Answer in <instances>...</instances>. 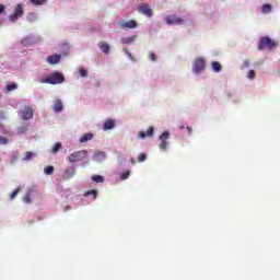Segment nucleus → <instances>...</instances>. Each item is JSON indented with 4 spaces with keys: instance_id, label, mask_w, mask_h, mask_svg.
Wrapping results in <instances>:
<instances>
[{
    "instance_id": "obj_1",
    "label": "nucleus",
    "mask_w": 280,
    "mask_h": 280,
    "mask_svg": "<svg viewBox=\"0 0 280 280\" xmlns=\"http://www.w3.org/2000/svg\"><path fill=\"white\" fill-rule=\"evenodd\" d=\"M39 82L40 84H62L65 82V75L60 72H52Z\"/></svg>"
},
{
    "instance_id": "obj_2",
    "label": "nucleus",
    "mask_w": 280,
    "mask_h": 280,
    "mask_svg": "<svg viewBox=\"0 0 280 280\" xmlns=\"http://www.w3.org/2000/svg\"><path fill=\"white\" fill-rule=\"evenodd\" d=\"M277 45H279V43H277L273 39H271L270 37L266 36V37H261V39L258 44V49H259V51H261V49H264L265 47H267L268 49H275V47H277Z\"/></svg>"
},
{
    "instance_id": "obj_3",
    "label": "nucleus",
    "mask_w": 280,
    "mask_h": 280,
    "mask_svg": "<svg viewBox=\"0 0 280 280\" xmlns=\"http://www.w3.org/2000/svg\"><path fill=\"white\" fill-rule=\"evenodd\" d=\"M89 155L86 150L75 151L68 156L69 163H78V161H84Z\"/></svg>"
},
{
    "instance_id": "obj_4",
    "label": "nucleus",
    "mask_w": 280,
    "mask_h": 280,
    "mask_svg": "<svg viewBox=\"0 0 280 280\" xmlns=\"http://www.w3.org/2000/svg\"><path fill=\"white\" fill-rule=\"evenodd\" d=\"M23 14H25V11H23V4H16L13 14L9 16V21L11 23H16V21H19Z\"/></svg>"
},
{
    "instance_id": "obj_5",
    "label": "nucleus",
    "mask_w": 280,
    "mask_h": 280,
    "mask_svg": "<svg viewBox=\"0 0 280 280\" xmlns=\"http://www.w3.org/2000/svg\"><path fill=\"white\" fill-rule=\"evenodd\" d=\"M166 25H183L184 20L177 15H168L165 18Z\"/></svg>"
},
{
    "instance_id": "obj_6",
    "label": "nucleus",
    "mask_w": 280,
    "mask_h": 280,
    "mask_svg": "<svg viewBox=\"0 0 280 280\" xmlns=\"http://www.w3.org/2000/svg\"><path fill=\"white\" fill-rule=\"evenodd\" d=\"M22 119L27 121L34 118V108L26 106L23 110H21Z\"/></svg>"
},
{
    "instance_id": "obj_7",
    "label": "nucleus",
    "mask_w": 280,
    "mask_h": 280,
    "mask_svg": "<svg viewBox=\"0 0 280 280\" xmlns=\"http://www.w3.org/2000/svg\"><path fill=\"white\" fill-rule=\"evenodd\" d=\"M192 71L194 73H201V71H205V60L202 58H197L195 60Z\"/></svg>"
},
{
    "instance_id": "obj_8",
    "label": "nucleus",
    "mask_w": 280,
    "mask_h": 280,
    "mask_svg": "<svg viewBox=\"0 0 280 280\" xmlns=\"http://www.w3.org/2000/svg\"><path fill=\"white\" fill-rule=\"evenodd\" d=\"M167 139H170V132L168 131H165L160 136V140H161V143L159 145L160 150H163V151L167 150V145L170 144L167 142Z\"/></svg>"
},
{
    "instance_id": "obj_9",
    "label": "nucleus",
    "mask_w": 280,
    "mask_h": 280,
    "mask_svg": "<svg viewBox=\"0 0 280 280\" xmlns=\"http://www.w3.org/2000/svg\"><path fill=\"white\" fill-rule=\"evenodd\" d=\"M138 11L140 14H144V16H148L149 19L152 16L153 12L152 9H150V5L145 4V3H141L138 7Z\"/></svg>"
},
{
    "instance_id": "obj_10",
    "label": "nucleus",
    "mask_w": 280,
    "mask_h": 280,
    "mask_svg": "<svg viewBox=\"0 0 280 280\" xmlns=\"http://www.w3.org/2000/svg\"><path fill=\"white\" fill-rule=\"evenodd\" d=\"M73 176H75V167H73V166L68 167V168L65 171V174H63L65 180H69V179H71V178H73Z\"/></svg>"
},
{
    "instance_id": "obj_11",
    "label": "nucleus",
    "mask_w": 280,
    "mask_h": 280,
    "mask_svg": "<svg viewBox=\"0 0 280 280\" xmlns=\"http://www.w3.org/2000/svg\"><path fill=\"white\" fill-rule=\"evenodd\" d=\"M120 27H125L127 30H135V28H137V21L130 20L128 22H122L120 24Z\"/></svg>"
},
{
    "instance_id": "obj_12",
    "label": "nucleus",
    "mask_w": 280,
    "mask_h": 280,
    "mask_svg": "<svg viewBox=\"0 0 280 280\" xmlns=\"http://www.w3.org/2000/svg\"><path fill=\"white\" fill-rule=\"evenodd\" d=\"M60 58V55H50L47 57L46 62H48V65H58Z\"/></svg>"
},
{
    "instance_id": "obj_13",
    "label": "nucleus",
    "mask_w": 280,
    "mask_h": 280,
    "mask_svg": "<svg viewBox=\"0 0 280 280\" xmlns=\"http://www.w3.org/2000/svg\"><path fill=\"white\" fill-rule=\"evenodd\" d=\"M62 108H63L62 101L60 98L55 100L52 110L55 113H62Z\"/></svg>"
},
{
    "instance_id": "obj_14",
    "label": "nucleus",
    "mask_w": 280,
    "mask_h": 280,
    "mask_svg": "<svg viewBox=\"0 0 280 280\" xmlns=\"http://www.w3.org/2000/svg\"><path fill=\"white\" fill-rule=\"evenodd\" d=\"M154 135V127H149V129L145 131H140L139 137L140 139H145V137H152Z\"/></svg>"
},
{
    "instance_id": "obj_15",
    "label": "nucleus",
    "mask_w": 280,
    "mask_h": 280,
    "mask_svg": "<svg viewBox=\"0 0 280 280\" xmlns=\"http://www.w3.org/2000/svg\"><path fill=\"white\" fill-rule=\"evenodd\" d=\"M135 40H137V35H132L129 37H122L120 39V43H122V45H132V43H135Z\"/></svg>"
},
{
    "instance_id": "obj_16",
    "label": "nucleus",
    "mask_w": 280,
    "mask_h": 280,
    "mask_svg": "<svg viewBox=\"0 0 280 280\" xmlns=\"http://www.w3.org/2000/svg\"><path fill=\"white\" fill-rule=\"evenodd\" d=\"M113 128H115V120L113 119L105 120L103 125V130H113Z\"/></svg>"
},
{
    "instance_id": "obj_17",
    "label": "nucleus",
    "mask_w": 280,
    "mask_h": 280,
    "mask_svg": "<svg viewBox=\"0 0 280 280\" xmlns=\"http://www.w3.org/2000/svg\"><path fill=\"white\" fill-rule=\"evenodd\" d=\"M100 49H101V51H103V54H109V51H110V45H108V44L105 43V42H101V43H100Z\"/></svg>"
},
{
    "instance_id": "obj_18",
    "label": "nucleus",
    "mask_w": 280,
    "mask_h": 280,
    "mask_svg": "<svg viewBox=\"0 0 280 280\" xmlns=\"http://www.w3.org/2000/svg\"><path fill=\"white\" fill-rule=\"evenodd\" d=\"M30 3L35 7L47 5V3H49V0H30Z\"/></svg>"
},
{
    "instance_id": "obj_19",
    "label": "nucleus",
    "mask_w": 280,
    "mask_h": 280,
    "mask_svg": "<svg viewBox=\"0 0 280 280\" xmlns=\"http://www.w3.org/2000/svg\"><path fill=\"white\" fill-rule=\"evenodd\" d=\"M211 67L215 73H220V71H222V65L218 61H213Z\"/></svg>"
},
{
    "instance_id": "obj_20",
    "label": "nucleus",
    "mask_w": 280,
    "mask_h": 280,
    "mask_svg": "<svg viewBox=\"0 0 280 280\" xmlns=\"http://www.w3.org/2000/svg\"><path fill=\"white\" fill-rule=\"evenodd\" d=\"M93 139V133H85L80 138V143H86Z\"/></svg>"
},
{
    "instance_id": "obj_21",
    "label": "nucleus",
    "mask_w": 280,
    "mask_h": 280,
    "mask_svg": "<svg viewBox=\"0 0 280 280\" xmlns=\"http://www.w3.org/2000/svg\"><path fill=\"white\" fill-rule=\"evenodd\" d=\"M261 12H262V14H270V12H272V5L262 4Z\"/></svg>"
},
{
    "instance_id": "obj_22",
    "label": "nucleus",
    "mask_w": 280,
    "mask_h": 280,
    "mask_svg": "<svg viewBox=\"0 0 280 280\" xmlns=\"http://www.w3.org/2000/svg\"><path fill=\"white\" fill-rule=\"evenodd\" d=\"M16 89H19V85H16L15 83H8L5 86V91L8 93H10V91H16Z\"/></svg>"
},
{
    "instance_id": "obj_23",
    "label": "nucleus",
    "mask_w": 280,
    "mask_h": 280,
    "mask_svg": "<svg viewBox=\"0 0 280 280\" xmlns=\"http://www.w3.org/2000/svg\"><path fill=\"white\" fill-rule=\"evenodd\" d=\"M61 149H62V143L57 142L54 144L51 152L52 154H57V152L60 151Z\"/></svg>"
},
{
    "instance_id": "obj_24",
    "label": "nucleus",
    "mask_w": 280,
    "mask_h": 280,
    "mask_svg": "<svg viewBox=\"0 0 280 280\" xmlns=\"http://www.w3.org/2000/svg\"><path fill=\"white\" fill-rule=\"evenodd\" d=\"M32 156H36V153L31 152V151H27V152H25V154H24L23 161H31V160H32Z\"/></svg>"
},
{
    "instance_id": "obj_25",
    "label": "nucleus",
    "mask_w": 280,
    "mask_h": 280,
    "mask_svg": "<svg viewBox=\"0 0 280 280\" xmlns=\"http://www.w3.org/2000/svg\"><path fill=\"white\" fill-rule=\"evenodd\" d=\"M92 180L94 183H104V176H102V175H94V176H92Z\"/></svg>"
},
{
    "instance_id": "obj_26",
    "label": "nucleus",
    "mask_w": 280,
    "mask_h": 280,
    "mask_svg": "<svg viewBox=\"0 0 280 280\" xmlns=\"http://www.w3.org/2000/svg\"><path fill=\"white\" fill-rule=\"evenodd\" d=\"M52 172H54V166H46L44 168V174H46L47 176L51 175Z\"/></svg>"
},
{
    "instance_id": "obj_27",
    "label": "nucleus",
    "mask_w": 280,
    "mask_h": 280,
    "mask_svg": "<svg viewBox=\"0 0 280 280\" xmlns=\"http://www.w3.org/2000/svg\"><path fill=\"white\" fill-rule=\"evenodd\" d=\"M130 177V171H126L124 173H121L120 175V180H127V178Z\"/></svg>"
},
{
    "instance_id": "obj_28",
    "label": "nucleus",
    "mask_w": 280,
    "mask_h": 280,
    "mask_svg": "<svg viewBox=\"0 0 280 280\" xmlns=\"http://www.w3.org/2000/svg\"><path fill=\"white\" fill-rule=\"evenodd\" d=\"M19 191H21V188H16L15 190H13L10 195L11 200H14L16 198V196H19Z\"/></svg>"
},
{
    "instance_id": "obj_29",
    "label": "nucleus",
    "mask_w": 280,
    "mask_h": 280,
    "mask_svg": "<svg viewBox=\"0 0 280 280\" xmlns=\"http://www.w3.org/2000/svg\"><path fill=\"white\" fill-rule=\"evenodd\" d=\"M85 196H94V200H95V198H97V190L91 189V190H89V191L85 194Z\"/></svg>"
},
{
    "instance_id": "obj_30",
    "label": "nucleus",
    "mask_w": 280,
    "mask_h": 280,
    "mask_svg": "<svg viewBox=\"0 0 280 280\" xmlns=\"http://www.w3.org/2000/svg\"><path fill=\"white\" fill-rule=\"evenodd\" d=\"M147 155L145 153H140L138 156V163H143V161H145Z\"/></svg>"
},
{
    "instance_id": "obj_31",
    "label": "nucleus",
    "mask_w": 280,
    "mask_h": 280,
    "mask_svg": "<svg viewBox=\"0 0 280 280\" xmlns=\"http://www.w3.org/2000/svg\"><path fill=\"white\" fill-rule=\"evenodd\" d=\"M248 80H255V70H249L247 73Z\"/></svg>"
},
{
    "instance_id": "obj_32",
    "label": "nucleus",
    "mask_w": 280,
    "mask_h": 280,
    "mask_svg": "<svg viewBox=\"0 0 280 280\" xmlns=\"http://www.w3.org/2000/svg\"><path fill=\"white\" fill-rule=\"evenodd\" d=\"M27 21H36V13H30L27 16Z\"/></svg>"
},
{
    "instance_id": "obj_33",
    "label": "nucleus",
    "mask_w": 280,
    "mask_h": 280,
    "mask_svg": "<svg viewBox=\"0 0 280 280\" xmlns=\"http://www.w3.org/2000/svg\"><path fill=\"white\" fill-rule=\"evenodd\" d=\"M8 143V139L5 137L0 136V145H5Z\"/></svg>"
},
{
    "instance_id": "obj_34",
    "label": "nucleus",
    "mask_w": 280,
    "mask_h": 280,
    "mask_svg": "<svg viewBox=\"0 0 280 280\" xmlns=\"http://www.w3.org/2000/svg\"><path fill=\"white\" fill-rule=\"evenodd\" d=\"M149 60H152V62L156 61V55H154V52H150Z\"/></svg>"
},
{
    "instance_id": "obj_35",
    "label": "nucleus",
    "mask_w": 280,
    "mask_h": 280,
    "mask_svg": "<svg viewBox=\"0 0 280 280\" xmlns=\"http://www.w3.org/2000/svg\"><path fill=\"white\" fill-rule=\"evenodd\" d=\"M80 75H81V78H86V75H89V72L84 69H81L80 70Z\"/></svg>"
},
{
    "instance_id": "obj_36",
    "label": "nucleus",
    "mask_w": 280,
    "mask_h": 280,
    "mask_svg": "<svg viewBox=\"0 0 280 280\" xmlns=\"http://www.w3.org/2000/svg\"><path fill=\"white\" fill-rule=\"evenodd\" d=\"M24 202H26L27 205H30V202H32V197L30 195H25L24 197Z\"/></svg>"
},
{
    "instance_id": "obj_37",
    "label": "nucleus",
    "mask_w": 280,
    "mask_h": 280,
    "mask_svg": "<svg viewBox=\"0 0 280 280\" xmlns=\"http://www.w3.org/2000/svg\"><path fill=\"white\" fill-rule=\"evenodd\" d=\"M97 156H102V159H106V153L98 152V153L95 154V159H97Z\"/></svg>"
},
{
    "instance_id": "obj_38",
    "label": "nucleus",
    "mask_w": 280,
    "mask_h": 280,
    "mask_svg": "<svg viewBox=\"0 0 280 280\" xmlns=\"http://www.w3.org/2000/svg\"><path fill=\"white\" fill-rule=\"evenodd\" d=\"M19 132H21V133L27 132V126L20 127Z\"/></svg>"
},
{
    "instance_id": "obj_39",
    "label": "nucleus",
    "mask_w": 280,
    "mask_h": 280,
    "mask_svg": "<svg viewBox=\"0 0 280 280\" xmlns=\"http://www.w3.org/2000/svg\"><path fill=\"white\" fill-rule=\"evenodd\" d=\"M5 12V5L0 4V14H3Z\"/></svg>"
},
{
    "instance_id": "obj_40",
    "label": "nucleus",
    "mask_w": 280,
    "mask_h": 280,
    "mask_svg": "<svg viewBox=\"0 0 280 280\" xmlns=\"http://www.w3.org/2000/svg\"><path fill=\"white\" fill-rule=\"evenodd\" d=\"M248 65H250V62H248V60H245L243 67H248Z\"/></svg>"
},
{
    "instance_id": "obj_41",
    "label": "nucleus",
    "mask_w": 280,
    "mask_h": 280,
    "mask_svg": "<svg viewBox=\"0 0 280 280\" xmlns=\"http://www.w3.org/2000/svg\"><path fill=\"white\" fill-rule=\"evenodd\" d=\"M188 135H191V127H187Z\"/></svg>"
},
{
    "instance_id": "obj_42",
    "label": "nucleus",
    "mask_w": 280,
    "mask_h": 280,
    "mask_svg": "<svg viewBox=\"0 0 280 280\" xmlns=\"http://www.w3.org/2000/svg\"><path fill=\"white\" fill-rule=\"evenodd\" d=\"M180 129L185 128L184 126L179 127Z\"/></svg>"
}]
</instances>
